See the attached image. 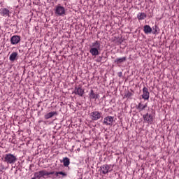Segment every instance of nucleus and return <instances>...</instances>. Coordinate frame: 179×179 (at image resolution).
<instances>
[{
	"label": "nucleus",
	"mask_w": 179,
	"mask_h": 179,
	"mask_svg": "<svg viewBox=\"0 0 179 179\" xmlns=\"http://www.w3.org/2000/svg\"><path fill=\"white\" fill-rule=\"evenodd\" d=\"M3 162L7 163V164H15L17 162V157L13 155V154H6Z\"/></svg>",
	"instance_id": "obj_1"
},
{
	"label": "nucleus",
	"mask_w": 179,
	"mask_h": 179,
	"mask_svg": "<svg viewBox=\"0 0 179 179\" xmlns=\"http://www.w3.org/2000/svg\"><path fill=\"white\" fill-rule=\"evenodd\" d=\"M92 48H90V52L93 56L99 55V50H100V42L95 41L92 43Z\"/></svg>",
	"instance_id": "obj_2"
},
{
	"label": "nucleus",
	"mask_w": 179,
	"mask_h": 179,
	"mask_svg": "<svg viewBox=\"0 0 179 179\" xmlns=\"http://www.w3.org/2000/svg\"><path fill=\"white\" fill-rule=\"evenodd\" d=\"M54 171L52 172H47L46 171H40L38 172H35L34 173V179H40L41 177H44L45 176H52L54 174Z\"/></svg>",
	"instance_id": "obj_3"
},
{
	"label": "nucleus",
	"mask_w": 179,
	"mask_h": 179,
	"mask_svg": "<svg viewBox=\"0 0 179 179\" xmlns=\"http://www.w3.org/2000/svg\"><path fill=\"white\" fill-rule=\"evenodd\" d=\"M55 13L57 16H64L65 15V7L62 6L61 4H58L55 10Z\"/></svg>",
	"instance_id": "obj_4"
},
{
	"label": "nucleus",
	"mask_w": 179,
	"mask_h": 179,
	"mask_svg": "<svg viewBox=\"0 0 179 179\" xmlns=\"http://www.w3.org/2000/svg\"><path fill=\"white\" fill-rule=\"evenodd\" d=\"M90 117L92 121H97L101 118V113L99 111L92 112L90 115Z\"/></svg>",
	"instance_id": "obj_5"
},
{
	"label": "nucleus",
	"mask_w": 179,
	"mask_h": 179,
	"mask_svg": "<svg viewBox=\"0 0 179 179\" xmlns=\"http://www.w3.org/2000/svg\"><path fill=\"white\" fill-rule=\"evenodd\" d=\"M103 124V125H109L111 127L114 124V117L107 116L104 117Z\"/></svg>",
	"instance_id": "obj_6"
},
{
	"label": "nucleus",
	"mask_w": 179,
	"mask_h": 179,
	"mask_svg": "<svg viewBox=\"0 0 179 179\" xmlns=\"http://www.w3.org/2000/svg\"><path fill=\"white\" fill-rule=\"evenodd\" d=\"M73 93L80 97H83V94H85V90H83L82 87H76Z\"/></svg>",
	"instance_id": "obj_7"
},
{
	"label": "nucleus",
	"mask_w": 179,
	"mask_h": 179,
	"mask_svg": "<svg viewBox=\"0 0 179 179\" xmlns=\"http://www.w3.org/2000/svg\"><path fill=\"white\" fill-rule=\"evenodd\" d=\"M10 41L13 45L19 44V43H20V36L17 35H14L10 38Z\"/></svg>",
	"instance_id": "obj_8"
},
{
	"label": "nucleus",
	"mask_w": 179,
	"mask_h": 179,
	"mask_svg": "<svg viewBox=\"0 0 179 179\" xmlns=\"http://www.w3.org/2000/svg\"><path fill=\"white\" fill-rule=\"evenodd\" d=\"M0 15L4 17H9L10 16V11L8 8H3L0 9Z\"/></svg>",
	"instance_id": "obj_9"
},
{
	"label": "nucleus",
	"mask_w": 179,
	"mask_h": 179,
	"mask_svg": "<svg viewBox=\"0 0 179 179\" xmlns=\"http://www.w3.org/2000/svg\"><path fill=\"white\" fill-rule=\"evenodd\" d=\"M101 173H102V174H107L108 173H110V171H111V170H110V166L108 164H104L102 165L101 167Z\"/></svg>",
	"instance_id": "obj_10"
},
{
	"label": "nucleus",
	"mask_w": 179,
	"mask_h": 179,
	"mask_svg": "<svg viewBox=\"0 0 179 179\" xmlns=\"http://www.w3.org/2000/svg\"><path fill=\"white\" fill-rule=\"evenodd\" d=\"M150 93H149V90H148V87H144L143 88V94H142V99H144V100H149Z\"/></svg>",
	"instance_id": "obj_11"
},
{
	"label": "nucleus",
	"mask_w": 179,
	"mask_h": 179,
	"mask_svg": "<svg viewBox=\"0 0 179 179\" xmlns=\"http://www.w3.org/2000/svg\"><path fill=\"white\" fill-rule=\"evenodd\" d=\"M143 117L144 121H145V122H148V124L153 122V115H152L151 114L149 115V113H147L145 115H143Z\"/></svg>",
	"instance_id": "obj_12"
},
{
	"label": "nucleus",
	"mask_w": 179,
	"mask_h": 179,
	"mask_svg": "<svg viewBox=\"0 0 179 179\" xmlns=\"http://www.w3.org/2000/svg\"><path fill=\"white\" fill-rule=\"evenodd\" d=\"M89 97L90 99V100H97V99H99V97H100V95H99V94L94 92V91L93 90H91L89 94Z\"/></svg>",
	"instance_id": "obj_13"
},
{
	"label": "nucleus",
	"mask_w": 179,
	"mask_h": 179,
	"mask_svg": "<svg viewBox=\"0 0 179 179\" xmlns=\"http://www.w3.org/2000/svg\"><path fill=\"white\" fill-rule=\"evenodd\" d=\"M146 107H148V103H146L145 104L143 105V103H142V102H140L138 103V106H136V108H137V110H138V111H143V110H145V108H146Z\"/></svg>",
	"instance_id": "obj_14"
},
{
	"label": "nucleus",
	"mask_w": 179,
	"mask_h": 179,
	"mask_svg": "<svg viewBox=\"0 0 179 179\" xmlns=\"http://www.w3.org/2000/svg\"><path fill=\"white\" fill-rule=\"evenodd\" d=\"M143 31L145 34H150L152 33V27L149 25H145L143 27Z\"/></svg>",
	"instance_id": "obj_15"
},
{
	"label": "nucleus",
	"mask_w": 179,
	"mask_h": 179,
	"mask_svg": "<svg viewBox=\"0 0 179 179\" xmlns=\"http://www.w3.org/2000/svg\"><path fill=\"white\" fill-rule=\"evenodd\" d=\"M127 61V57H121V58H117L114 63L117 64V65H119V64H122V62H125Z\"/></svg>",
	"instance_id": "obj_16"
},
{
	"label": "nucleus",
	"mask_w": 179,
	"mask_h": 179,
	"mask_svg": "<svg viewBox=\"0 0 179 179\" xmlns=\"http://www.w3.org/2000/svg\"><path fill=\"white\" fill-rule=\"evenodd\" d=\"M146 17H148V15H146V13H139L137 15V19H138V20H145Z\"/></svg>",
	"instance_id": "obj_17"
},
{
	"label": "nucleus",
	"mask_w": 179,
	"mask_h": 179,
	"mask_svg": "<svg viewBox=\"0 0 179 179\" xmlns=\"http://www.w3.org/2000/svg\"><path fill=\"white\" fill-rule=\"evenodd\" d=\"M57 115V112H50L48 114L45 115V120H50V118H52L53 116Z\"/></svg>",
	"instance_id": "obj_18"
},
{
	"label": "nucleus",
	"mask_w": 179,
	"mask_h": 179,
	"mask_svg": "<svg viewBox=\"0 0 179 179\" xmlns=\"http://www.w3.org/2000/svg\"><path fill=\"white\" fill-rule=\"evenodd\" d=\"M54 174H55V176H56V177H58L59 178H61V176H62V178L66 177V176H68V174H66V173L63 172V171L54 172Z\"/></svg>",
	"instance_id": "obj_19"
},
{
	"label": "nucleus",
	"mask_w": 179,
	"mask_h": 179,
	"mask_svg": "<svg viewBox=\"0 0 179 179\" xmlns=\"http://www.w3.org/2000/svg\"><path fill=\"white\" fill-rule=\"evenodd\" d=\"M17 57V52H13L10 55V57H9V59L10 61L11 62H14V61H16V58Z\"/></svg>",
	"instance_id": "obj_20"
},
{
	"label": "nucleus",
	"mask_w": 179,
	"mask_h": 179,
	"mask_svg": "<svg viewBox=\"0 0 179 179\" xmlns=\"http://www.w3.org/2000/svg\"><path fill=\"white\" fill-rule=\"evenodd\" d=\"M62 162H63L64 167H68V166H69V164H71V162L69 160V158H68V157L63 158Z\"/></svg>",
	"instance_id": "obj_21"
},
{
	"label": "nucleus",
	"mask_w": 179,
	"mask_h": 179,
	"mask_svg": "<svg viewBox=\"0 0 179 179\" xmlns=\"http://www.w3.org/2000/svg\"><path fill=\"white\" fill-rule=\"evenodd\" d=\"M152 34H156V33H157V25L152 27Z\"/></svg>",
	"instance_id": "obj_22"
},
{
	"label": "nucleus",
	"mask_w": 179,
	"mask_h": 179,
	"mask_svg": "<svg viewBox=\"0 0 179 179\" xmlns=\"http://www.w3.org/2000/svg\"><path fill=\"white\" fill-rule=\"evenodd\" d=\"M132 94H132L131 92H127L125 94V97H127L128 99H129V97H131Z\"/></svg>",
	"instance_id": "obj_23"
},
{
	"label": "nucleus",
	"mask_w": 179,
	"mask_h": 179,
	"mask_svg": "<svg viewBox=\"0 0 179 179\" xmlns=\"http://www.w3.org/2000/svg\"><path fill=\"white\" fill-rule=\"evenodd\" d=\"M103 59V57L100 56L97 60L98 62H101V60Z\"/></svg>",
	"instance_id": "obj_24"
},
{
	"label": "nucleus",
	"mask_w": 179,
	"mask_h": 179,
	"mask_svg": "<svg viewBox=\"0 0 179 179\" xmlns=\"http://www.w3.org/2000/svg\"><path fill=\"white\" fill-rule=\"evenodd\" d=\"M118 76H119V78H121V76H122V72H119Z\"/></svg>",
	"instance_id": "obj_25"
},
{
	"label": "nucleus",
	"mask_w": 179,
	"mask_h": 179,
	"mask_svg": "<svg viewBox=\"0 0 179 179\" xmlns=\"http://www.w3.org/2000/svg\"><path fill=\"white\" fill-rule=\"evenodd\" d=\"M178 121H179V120H178Z\"/></svg>",
	"instance_id": "obj_26"
}]
</instances>
